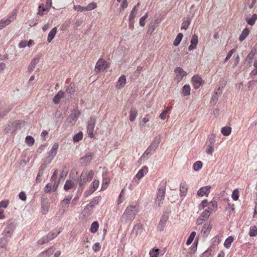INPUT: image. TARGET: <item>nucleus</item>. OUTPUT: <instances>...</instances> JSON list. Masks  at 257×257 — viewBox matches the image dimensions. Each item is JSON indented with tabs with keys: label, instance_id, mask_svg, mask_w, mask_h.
Instances as JSON below:
<instances>
[{
	"label": "nucleus",
	"instance_id": "obj_5",
	"mask_svg": "<svg viewBox=\"0 0 257 257\" xmlns=\"http://www.w3.org/2000/svg\"><path fill=\"white\" fill-rule=\"evenodd\" d=\"M80 114V112L77 109L73 110L67 118V122L72 124H75Z\"/></svg>",
	"mask_w": 257,
	"mask_h": 257
},
{
	"label": "nucleus",
	"instance_id": "obj_13",
	"mask_svg": "<svg viewBox=\"0 0 257 257\" xmlns=\"http://www.w3.org/2000/svg\"><path fill=\"white\" fill-rule=\"evenodd\" d=\"M192 82L195 89L198 88L203 82L201 78L198 75L193 76L192 78Z\"/></svg>",
	"mask_w": 257,
	"mask_h": 257
},
{
	"label": "nucleus",
	"instance_id": "obj_24",
	"mask_svg": "<svg viewBox=\"0 0 257 257\" xmlns=\"http://www.w3.org/2000/svg\"><path fill=\"white\" fill-rule=\"evenodd\" d=\"M57 32V29L56 27L53 28L51 31L49 32L48 38L47 41L48 43H50L52 40L54 38L55 36L56 35Z\"/></svg>",
	"mask_w": 257,
	"mask_h": 257
},
{
	"label": "nucleus",
	"instance_id": "obj_54",
	"mask_svg": "<svg viewBox=\"0 0 257 257\" xmlns=\"http://www.w3.org/2000/svg\"><path fill=\"white\" fill-rule=\"evenodd\" d=\"M190 22L191 21L189 19H187L186 21H184L182 24L181 29H184L186 30L188 28Z\"/></svg>",
	"mask_w": 257,
	"mask_h": 257
},
{
	"label": "nucleus",
	"instance_id": "obj_21",
	"mask_svg": "<svg viewBox=\"0 0 257 257\" xmlns=\"http://www.w3.org/2000/svg\"><path fill=\"white\" fill-rule=\"evenodd\" d=\"M78 182H79V186H85L86 182L87 181L86 178V171H83L80 177H79V179H78Z\"/></svg>",
	"mask_w": 257,
	"mask_h": 257
},
{
	"label": "nucleus",
	"instance_id": "obj_57",
	"mask_svg": "<svg viewBox=\"0 0 257 257\" xmlns=\"http://www.w3.org/2000/svg\"><path fill=\"white\" fill-rule=\"evenodd\" d=\"M148 17V13H146L144 16H143L140 20L139 24L142 27H144L145 25V21Z\"/></svg>",
	"mask_w": 257,
	"mask_h": 257
},
{
	"label": "nucleus",
	"instance_id": "obj_35",
	"mask_svg": "<svg viewBox=\"0 0 257 257\" xmlns=\"http://www.w3.org/2000/svg\"><path fill=\"white\" fill-rule=\"evenodd\" d=\"M9 240L1 237L0 238V248H5L8 246Z\"/></svg>",
	"mask_w": 257,
	"mask_h": 257
},
{
	"label": "nucleus",
	"instance_id": "obj_55",
	"mask_svg": "<svg viewBox=\"0 0 257 257\" xmlns=\"http://www.w3.org/2000/svg\"><path fill=\"white\" fill-rule=\"evenodd\" d=\"M85 7L86 9H87L86 11H90L96 8V4L94 2H92L88 4V6Z\"/></svg>",
	"mask_w": 257,
	"mask_h": 257
},
{
	"label": "nucleus",
	"instance_id": "obj_31",
	"mask_svg": "<svg viewBox=\"0 0 257 257\" xmlns=\"http://www.w3.org/2000/svg\"><path fill=\"white\" fill-rule=\"evenodd\" d=\"M257 20V15L253 14L251 18H246V21L247 24L250 26H252L254 24L255 21Z\"/></svg>",
	"mask_w": 257,
	"mask_h": 257
},
{
	"label": "nucleus",
	"instance_id": "obj_25",
	"mask_svg": "<svg viewBox=\"0 0 257 257\" xmlns=\"http://www.w3.org/2000/svg\"><path fill=\"white\" fill-rule=\"evenodd\" d=\"M72 195H68L66 196L62 201L61 206L63 208H68L69 203L72 199Z\"/></svg>",
	"mask_w": 257,
	"mask_h": 257
},
{
	"label": "nucleus",
	"instance_id": "obj_7",
	"mask_svg": "<svg viewBox=\"0 0 257 257\" xmlns=\"http://www.w3.org/2000/svg\"><path fill=\"white\" fill-rule=\"evenodd\" d=\"M174 72L176 73L175 80L178 82H180L182 80L184 76L187 75L186 72L183 70L182 68L176 67L174 69Z\"/></svg>",
	"mask_w": 257,
	"mask_h": 257
},
{
	"label": "nucleus",
	"instance_id": "obj_33",
	"mask_svg": "<svg viewBox=\"0 0 257 257\" xmlns=\"http://www.w3.org/2000/svg\"><path fill=\"white\" fill-rule=\"evenodd\" d=\"M183 37V35L182 33H179L176 38H175L174 42L173 45L175 46H177L179 45L180 43L181 42L182 38Z\"/></svg>",
	"mask_w": 257,
	"mask_h": 257
},
{
	"label": "nucleus",
	"instance_id": "obj_56",
	"mask_svg": "<svg viewBox=\"0 0 257 257\" xmlns=\"http://www.w3.org/2000/svg\"><path fill=\"white\" fill-rule=\"evenodd\" d=\"M216 136L214 134L210 135L208 138L209 145H212L215 143Z\"/></svg>",
	"mask_w": 257,
	"mask_h": 257
},
{
	"label": "nucleus",
	"instance_id": "obj_12",
	"mask_svg": "<svg viewBox=\"0 0 257 257\" xmlns=\"http://www.w3.org/2000/svg\"><path fill=\"white\" fill-rule=\"evenodd\" d=\"M210 186H206L201 188L197 192V195L201 197L208 196L210 191Z\"/></svg>",
	"mask_w": 257,
	"mask_h": 257
},
{
	"label": "nucleus",
	"instance_id": "obj_53",
	"mask_svg": "<svg viewBox=\"0 0 257 257\" xmlns=\"http://www.w3.org/2000/svg\"><path fill=\"white\" fill-rule=\"evenodd\" d=\"M49 241H50V240L47 238V236H45L43 237L42 238H41L40 239H39L37 242H38V244L42 245V244L46 243Z\"/></svg>",
	"mask_w": 257,
	"mask_h": 257
},
{
	"label": "nucleus",
	"instance_id": "obj_19",
	"mask_svg": "<svg viewBox=\"0 0 257 257\" xmlns=\"http://www.w3.org/2000/svg\"><path fill=\"white\" fill-rule=\"evenodd\" d=\"M93 154L92 153H87L86 156L82 157L80 159L81 164H87L90 162L92 159Z\"/></svg>",
	"mask_w": 257,
	"mask_h": 257
},
{
	"label": "nucleus",
	"instance_id": "obj_32",
	"mask_svg": "<svg viewBox=\"0 0 257 257\" xmlns=\"http://www.w3.org/2000/svg\"><path fill=\"white\" fill-rule=\"evenodd\" d=\"M231 132V128L229 126H224L221 128V132L225 136H229Z\"/></svg>",
	"mask_w": 257,
	"mask_h": 257
},
{
	"label": "nucleus",
	"instance_id": "obj_18",
	"mask_svg": "<svg viewBox=\"0 0 257 257\" xmlns=\"http://www.w3.org/2000/svg\"><path fill=\"white\" fill-rule=\"evenodd\" d=\"M211 228L212 226L210 225V223L209 222H206L204 224L201 232L203 233V235L207 236L209 233L210 232Z\"/></svg>",
	"mask_w": 257,
	"mask_h": 257
},
{
	"label": "nucleus",
	"instance_id": "obj_44",
	"mask_svg": "<svg viewBox=\"0 0 257 257\" xmlns=\"http://www.w3.org/2000/svg\"><path fill=\"white\" fill-rule=\"evenodd\" d=\"M233 238L232 236H229L225 241L224 245L227 247L229 248L230 246L231 243L233 242Z\"/></svg>",
	"mask_w": 257,
	"mask_h": 257
},
{
	"label": "nucleus",
	"instance_id": "obj_58",
	"mask_svg": "<svg viewBox=\"0 0 257 257\" xmlns=\"http://www.w3.org/2000/svg\"><path fill=\"white\" fill-rule=\"evenodd\" d=\"M47 164H45L44 163L40 166L39 172L38 176H42L43 174L44 171L46 168Z\"/></svg>",
	"mask_w": 257,
	"mask_h": 257
},
{
	"label": "nucleus",
	"instance_id": "obj_16",
	"mask_svg": "<svg viewBox=\"0 0 257 257\" xmlns=\"http://www.w3.org/2000/svg\"><path fill=\"white\" fill-rule=\"evenodd\" d=\"M140 5V3H139L137 4V6H135L132 11L131 12L130 17H129V21L131 23H133V21L135 19V18L136 17L137 14H138V9L137 7H139Z\"/></svg>",
	"mask_w": 257,
	"mask_h": 257
},
{
	"label": "nucleus",
	"instance_id": "obj_22",
	"mask_svg": "<svg viewBox=\"0 0 257 257\" xmlns=\"http://www.w3.org/2000/svg\"><path fill=\"white\" fill-rule=\"evenodd\" d=\"M75 92V86L74 84H70L67 86L65 93L70 96L73 95Z\"/></svg>",
	"mask_w": 257,
	"mask_h": 257
},
{
	"label": "nucleus",
	"instance_id": "obj_17",
	"mask_svg": "<svg viewBox=\"0 0 257 257\" xmlns=\"http://www.w3.org/2000/svg\"><path fill=\"white\" fill-rule=\"evenodd\" d=\"M58 148H59L58 143H55L53 145L51 150L49 152V155L50 157H51V160H52L53 159L54 157L56 155Z\"/></svg>",
	"mask_w": 257,
	"mask_h": 257
},
{
	"label": "nucleus",
	"instance_id": "obj_36",
	"mask_svg": "<svg viewBox=\"0 0 257 257\" xmlns=\"http://www.w3.org/2000/svg\"><path fill=\"white\" fill-rule=\"evenodd\" d=\"M9 240L1 237L0 238V248H5L8 246Z\"/></svg>",
	"mask_w": 257,
	"mask_h": 257
},
{
	"label": "nucleus",
	"instance_id": "obj_49",
	"mask_svg": "<svg viewBox=\"0 0 257 257\" xmlns=\"http://www.w3.org/2000/svg\"><path fill=\"white\" fill-rule=\"evenodd\" d=\"M202 167V163L201 161H196L193 165V169L195 171H198Z\"/></svg>",
	"mask_w": 257,
	"mask_h": 257
},
{
	"label": "nucleus",
	"instance_id": "obj_10",
	"mask_svg": "<svg viewBox=\"0 0 257 257\" xmlns=\"http://www.w3.org/2000/svg\"><path fill=\"white\" fill-rule=\"evenodd\" d=\"M165 190L164 187H160L159 188L158 195L156 200V203L158 204V206H160L163 203L165 196Z\"/></svg>",
	"mask_w": 257,
	"mask_h": 257
},
{
	"label": "nucleus",
	"instance_id": "obj_6",
	"mask_svg": "<svg viewBox=\"0 0 257 257\" xmlns=\"http://www.w3.org/2000/svg\"><path fill=\"white\" fill-rule=\"evenodd\" d=\"M95 118L94 117H90L88 121L87 125V133L88 136L90 138L94 137L93 131L95 125Z\"/></svg>",
	"mask_w": 257,
	"mask_h": 257
},
{
	"label": "nucleus",
	"instance_id": "obj_60",
	"mask_svg": "<svg viewBox=\"0 0 257 257\" xmlns=\"http://www.w3.org/2000/svg\"><path fill=\"white\" fill-rule=\"evenodd\" d=\"M75 10H78L81 12L86 11V9L85 7H82L80 5H75L73 7Z\"/></svg>",
	"mask_w": 257,
	"mask_h": 257
},
{
	"label": "nucleus",
	"instance_id": "obj_1",
	"mask_svg": "<svg viewBox=\"0 0 257 257\" xmlns=\"http://www.w3.org/2000/svg\"><path fill=\"white\" fill-rule=\"evenodd\" d=\"M139 205L136 203H132L126 208L121 217V220L125 222L128 221H132L139 212Z\"/></svg>",
	"mask_w": 257,
	"mask_h": 257
},
{
	"label": "nucleus",
	"instance_id": "obj_11",
	"mask_svg": "<svg viewBox=\"0 0 257 257\" xmlns=\"http://www.w3.org/2000/svg\"><path fill=\"white\" fill-rule=\"evenodd\" d=\"M168 216L165 214H163L160 220L159 223L157 227V229L159 231H162L165 226L166 223L168 219Z\"/></svg>",
	"mask_w": 257,
	"mask_h": 257
},
{
	"label": "nucleus",
	"instance_id": "obj_43",
	"mask_svg": "<svg viewBox=\"0 0 257 257\" xmlns=\"http://www.w3.org/2000/svg\"><path fill=\"white\" fill-rule=\"evenodd\" d=\"M249 235L251 237L255 236L257 235V227L256 226H253L250 227Z\"/></svg>",
	"mask_w": 257,
	"mask_h": 257
},
{
	"label": "nucleus",
	"instance_id": "obj_30",
	"mask_svg": "<svg viewBox=\"0 0 257 257\" xmlns=\"http://www.w3.org/2000/svg\"><path fill=\"white\" fill-rule=\"evenodd\" d=\"M143 231V225L138 223L135 225L133 228V231H135L136 234L140 233Z\"/></svg>",
	"mask_w": 257,
	"mask_h": 257
},
{
	"label": "nucleus",
	"instance_id": "obj_14",
	"mask_svg": "<svg viewBox=\"0 0 257 257\" xmlns=\"http://www.w3.org/2000/svg\"><path fill=\"white\" fill-rule=\"evenodd\" d=\"M198 42V36L196 35H193L192 36L191 44L188 47L189 51H191L196 48Z\"/></svg>",
	"mask_w": 257,
	"mask_h": 257
},
{
	"label": "nucleus",
	"instance_id": "obj_42",
	"mask_svg": "<svg viewBox=\"0 0 257 257\" xmlns=\"http://www.w3.org/2000/svg\"><path fill=\"white\" fill-rule=\"evenodd\" d=\"M109 182L110 181L109 179L107 178H103L102 187L100 190L101 191L106 189L108 186V185L109 184Z\"/></svg>",
	"mask_w": 257,
	"mask_h": 257
},
{
	"label": "nucleus",
	"instance_id": "obj_64",
	"mask_svg": "<svg viewBox=\"0 0 257 257\" xmlns=\"http://www.w3.org/2000/svg\"><path fill=\"white\" fill-rule=\"evenodd\" d=\"M49 206L47 205V204H43L42 205V212L43 214H46L48 211H49Z\"/></svg>",
	"mask_w": 257,
	"mask_h": 257
},
{
	"label": "nucleus",
	"instance_id": "obj_4",
	"mask_svg": "<svg viewBox=\"0 0 257 257\" xmlns=\"http://www.w3.org/2000/svg\"><path fill=\"white\" fill-rule=\"evenodd\" d=\"M19 120H16L8 123L5 127V132L6 133H13L15 132L19 124Z\"/></svg>",
	"mask_w": 257,
	"mask_h": 257
},
{
	"label": "nucleus",
	"instance_id": "obj_26",
	"mask_svg": "<svg viewBox=\"0 0 257 257\" xmlns=\"http://www.w3.org/2000/svg\"><path fill=\"white\" fill-rule=\"evenodd\" d=\"M64 93L63 91L60 90L54 96L53 101L55 104H58L60 102V99L63 97Z\"/></svg>",
	"mask_w": 257,
	"mask_h": 257
},
{
	"label": "nucleus",
	"instance_id": "obj_63",
	"mask_svg": "<svg viewBox=\"0 0 257 257\" xmlns=\"http://www.w3.org/2000/svg\"><path fill=\"white\" fill-rule=\"evenodd\" d=\"M145 171L144 169L140 170L136 175V177L140 180L144 176Z\"/></svg>",
	"mask_w": 257,
	"mask_h": 257
},
{
	"label": "nucleus",
	"instance_id": "obj_61",
	"mask_svg": "<svg viewBox=\"0 0 257 257\" xmlns=\"http://www.w3.org/2000/svg\"><path fill=\"white\" fill-rule=\"evenodd\" d=\"M238 190L237 189H235L233 190L232 194V198L233 200L236 201L238 199Z\"/></svg>",
	"mask_w": 257,
	"mask_h": 257
},
{
	"label": "nucleus",
	"instance_id": "obj_23",
	"mask_svg": "<svg viewBox=\"0 0 257 257\" xmlns=\"http://www.w3.org/2000/svg\"><path fill=\"white\" fill-rule=\"evenodd\" d=\"M138 115V110L135 107H132L130 112L129 119L131 121H134Z\"/></svg>",
	"mask_w": 257,
	"mask_h": 257
},
{
	"label": "nucleus",
	"instance_id": "obj_37",
	"mask_svg": "<svg viewBox=\"0 0 257 257\" xmlns=\"http://www.w3.org/2000/svg\"><path fill=\"white\" fill-rule=\"evenodd\" d=\"M98 227H99L98 223L97 221H94L91 224L90 229V231L92 233H95L97 231Z\"/></svg>",
	"mask_w": 257,
	"mask_h": 257
},
{
	"label": "nucleus",
	"instance_id": "obj_39",
	"mask_svg": "<svg viewBox=\"0 0 257 257\" xmlns=\"http://www.w3.org/2000/svg\"><path fill=\"white\" fill-rule=\"evenodd\" d=\"M60 231L58 232H54L52 231L51 232H49L46 236H47V238L49 239V240L50 241L55 237L57 236V235L60 233Z\"/></svg>",
	"mask_w": 257,
	"mask_h": 257
},
{
	"label": "nucleus",
	"instance_id": "obj_51",
	"mask_svg": "<svg viewBox=\"0 0 257 257\" xmlns=\"http://www.w3.org/2000/svg\"><path fill=\"white\" fill-rule=\"evenodd\" d=\"M26 143L30 146H32L34 143V138L30 136H27L26 138Z\"/></svg>",
	"mask_w": 257,
	"mask_h": 257
},
{
	"label": "nucleus",
	"instance_id": "obj_15",
	"mask_svg": "<svg viewBox=\"0 0 257 257\" xmlns=\"http://www.w3.org/2000/svg\"><path fill=\"white\" fill-rule=\"evenodd\" d=\"M188 189V186L185 182H181L180 186V195L185 196Z\"/></svg>",
	"mask_w": 257,
	"mask_h": 257
},
{
	"label": "nucleus",
	"instance_id": "obj_34",
	"mask_svg": "<svg viewBox=\"0 0 257 257\" xmlns=\"http://www.w3.org/2000/svg\"><path fill=\"white\" fill-rule=\"evenodd\" d=\"M93 208L92 207V205H89V204L87 205L85 207L83 211L82 212V215L84 216H87L91 212V210Z\"/></svg>",
	"mask_w": 257,
	"mask_h": 257
},
{
	"label": "nucleus",
	"instance_id": "obj_27",
	"mask_svg": "<svg viewBox=\"0 0 257 257\" xmlns=\"http://www.w3.org/2000/svg\"><path fill=\"white\" fill-rule=\"evenodd\" d=\"M254 56V53L251 51L247 56L245 59V63L248 66H250L252 63V61Z\"/></svg>",
	"mask_w": 257,
	"mask_h": 257
},
{
	"label": "nucleus",
	"instance_id": "obj_38",
	"mask_svg": "<svg viewBox=\"0 0 257 257\" xmlns=\"http://www.w3.org/2000/svg\"><path fill=\"white\" fill-rule=\"evenodd\" d=\"M182 91L184 96H189L190 94V86L189 85H185L182 88Z\"/></svg>",
	"mask_w": 257,
	"mask_h": 257
},
{
	"label": "nucleus",
	"instance_id": "obj_28",
	"mask_svg": "<svg viewBox=\"0 0 257 257\" xmlns=\"http://www.w3.org/2000/svg\"><path fill=\"white\" fill-rule=\"evenodd\" d=\"M74 187V183L70 180H67L64 186V189L65 191H68Z\"/></svg>",
	"mask_w": 257,
	"mask_h": 257
},
{
	"label": "nucleus",
	"instance_id": "obj_46",
	"mask_svg": "<svg viewBox=\"0 0 257 257\" xmlns=\"http://www.w3.org/2000/svg\"><path fill=\"white\" fill-rule=\"evenodd\" d=\"M83 133L81 132H79L78 133L76 134L73 139L74 142H77L82 139Z\"/></svg>",
	"mask_w": 257,
	"mask_h": 257
},
{
	"label": "nucleus",
	"instance_id": "obj_40",
	"mask_svg": "<svg viewBox=\"0 0 257 257\" xmlns=\"http://www.w3.org/2000/svg\"><path fill=\"white\" fill-rule=\"evenodd\" d=\"M38 61L36 59H34L29 66L28 70L29 71H32L37 64Z\"/></svg>",
	"mask_w": 257,
	"mask_h": 257
},
{
	"label": "nucleus",
	"instance_id": "obj_3",
	"mask_svg": "<svg viewBox=\"0 0 257 257\" xmlns=\"http://www.w3.org/2000/svg\"><path fill=\"white\" fill-rule=\"evenodd\" d=\"M160 142L161 137L160 136L156 137L151 145L146 150L142 157L153 154L155 152V151L158 148L159 144L160 143Z\"/></svg>",
	"mask_w": 257,
	"mask_h": 257
},
{
	"label": "nucleus",
	"instance_id": "obj_62",
	"mask_svg": "<svg viewBox=\"0 0 257 257\" xmlns=\"http://www.w3.org/2000/svg\"><path fill=\"white\" fill-rule=\"evenodd\" d=\"M9 203V201L8 200H5L0 202V208H6Z\"/></svg>",
	"mask_w": 257,
	"mask_h": 257
},
{
	"label": "nucleus",
	"instance_id": "obj_9",
	"mask_svg": "<svg viewBox=\"0 0 257 257\" xmlns=\"http://www.w3.org/2000/svg\"><path fill=\"white\" fill-rule=\"evenodd\" d=\"M210 212L209 210L206 209L196 220V224L198 225L201 224L203 221L207 220L209 217Z\"/></svg>",
	"mask_w": 257,
	"mask_h": 257
},
{
	"label": "nucleus",
	"instance_id": "obj_41",
	"mask_svg": "<svg viewBox=\"0 0 257 257\" xmlns=\"http://www.w3.org/2000/svg\"><path fill=\"white\" fill-rule=\"evenodd\" d=\"M159 249L158 248L152 249L150 251L149 254L150 257H158L159 255Z\"/></svg>",
	"mask_w": 257,
	"mask_h": 257
},
{
	"label": "nucleus",
	"instance_id": "obj_45",
	"mask_svg": "<svg viewBox=\"0 0 257 257\" xmlns=\"http://www.w3.org/2000/svg\"><path fill=\"white\" fill-rule=\"evenodd\" d=\"M17 14V11L16 10H14L12 13V15L10 16L7 19L6 21H9V24H10L11 22H12L16 17V16Z\"/></svg>",
	"mask_w": 257,
	"mask_h": 257
},
{
	"label": "nucleus",
	"instance_id": "obj_50",
	"mask_svg": "<svg viewBox=\"0 0 257 257\" xmlns=\"http://www.w3.org/2000/svg\"><path fill=\"white\" fill-rule=\"evenodd\" d=\"M99 185V181L97 179H94L90 185V187L92 188V189L95 191L98 188Z\"/></svg>",
	"mask_w": 257,
	"mask_h": 257
},
{
	"label": "nucleus",
	"instance_id": "obj_20",
	"mask_svg": "<svg viewBox=\"0 0 257 257\" xmlns=\"http://www.w3.org/2000/svg\"><path fill=\"white\" fill-rule=\"evenodd\" d=\"M125 83V77L124 75H122L119 78L116 87L117 89H121L124 86Z\"/></svg>",
	"mask_w": 257,
	"mask_h": 257
},
{
	"label": "nucleus",
	"instance_id": "obj_29",
	"mask_svg": "<svg viewBox=\"0 0 257 257\" xmlns=\"http://www.w3.org/2000/svg\"><path fill=\"white\" fill-rule=\"evenodd\" d=\"M249 30L247 28H245L242 32L241 35L239 37V40L240 42L243 41L247 37L249 34Z\"/></svg>",
	"mask_w": 257,
	"mask_h": 257
},
{
	"label": "nucleus",
	"instance_id": "obj_8",
	"mask_svg": "<svg viewBox=\"0 0 257 257\" xmlns=\"http://www.w3.org/2000/svg\"><path fill=\"white\" fill-rule=\"evenodd\" d=\"M107 66V63L105 60L99 59L96 63L95 71L97 72L102 71L105 69Z\"/></svg>",
	"mask_w": 257,
	"mask_h": 257
},
{
	"label": "nucleus",
	"instance_id": "obj_2",
	"mask_svg": "<svg viewBox=\"0 0 257 257\" xmlns=\"http://www.w3.org/2000/svg\"><path fill=\"white\" fill-rule=\"evenodd\" d=\"M15 228V225L12 222H8L1 234L2 237L9 241L13 235Z\"/></svg>",
	"mask_w": 257,
	"mask_h": 257
},
{
	"label": "nucleus",
	"instance_id": "obj_48",
	"mask_svg": "<svg viewBox=\"0 0 257 257\" xmlns=\"http://www.w3.org/2000/svg\"><path fill=\"white\" fill-rule=\"evenodd\" d=\"M100 200V197H95L92 199L90 203L89 204V205H92V207H94L98 203Z\"/></svg>",
	"mask_w": 257,
	"mask_h": 257
},
{
	"label": "nucleus",
	"instance_id": "obj_47",
	"mask_svg": "<svg viewBox=\"0 0 257 257\" xmlns=\"http://www.w3.org/2000/svg\"><path fill=\"white\" fill-rule=\"evenodd\" d=\"M195 235H196V232L195 231H193L191 232L189 238H188V239L187 240V242H186L187 245H188L192 242L193 239H194Z\"/></svg>",
	"mask_w": 257,
	"mask_h": 257
},
{
	"label": "nucleus",
	"instance_id": "obj_59",
	"mask_svg": "<svg viewBox=\"0 0 257 257\" xmlns=\"http://www.w3.org/2000/svg\"><path fill=\"white\" fill-rule=\"evenodd\" d=\"M218 97L219 95L217 94V92H215V94L212 97L211 103L213 105L216 104L218 100Z\"/></svg>",
	"mask_w": 257,
	"mask_h": 257
},
{
	"label": "nucleus",
	"instance_id": "obj_52",
	"mask_svg": "<svg viewBox=\"0 0 257 257\" xmlns=\"http://www.w3.org/2000/svg\"><path fill=\"white\" fill-rule=\"evenodd\" d=\"M94 176V172L92 170H90L88 173L86 171V178L87 181H90Z\"/></svg>",
	"mask_w": 257,
	"mask_h": 257
}]
</instances>
